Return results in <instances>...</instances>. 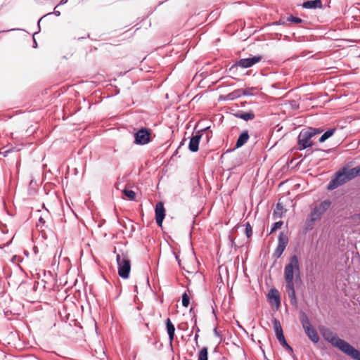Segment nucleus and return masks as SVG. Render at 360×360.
I'll list each match as a JSON object with an SVG mask.
<instances>
[{
  "mask_svg": "<svg viewBox=\"0 0 360 360\" xmlns=\"http://www.w3.org/2000/svg\"><path fill=\"white\" fill-rule=\"evenodd\" d=\"M165 325H166L167 333V335L169 337V347H170L171 350L173 352L172 343H173L174 335H175V327L169 318H167L166 319Z\"/></svg>",
  "mask_w": 360,
  "mask_h": 360,
  "instance_id": "nucleus-11",
  "label": "nucleus"
},
{
  "mask_svg": "<svg viewBox=\"0 0 360 360\" xmlns=\"http://www.w3.org/2000/svg\"><path fill=\"white\" fill-rule=\"evenodd\" d=\"M41 19H42V18H41L39 20L38 22H37L39 30H38V32H35V33L34 34H34H37V33L40 31V25H39V23H40V21H41Z\"/></svg>",
  "mask_w": 360,
  "mask_h": 360,
  "instance_id": "nucleus-40",
  "label": "nucleus"
},
{
  "mask_svg": "<svg viewBox=\"0 0 360 360\" xmlns=\"http://www.w3.org/2000/svg\"><path fill=\"white\" fill-rule=\"evenodd\" d=\"M283 221H276L275 223H274L271 226V231H270V233L269 234H271L272 233H274L276 229H279L282 225H283Z\"/></svg>",
  "mask_w": 360,
  "mask_h": 360,
  "instance_id": "nucleus-32",
  "label": "nucleus"
},
{
  "mask_svg": "<svg viewBox=\"0 0 360 360\" xmlns=\"http://www.w3.org/2000/svg\"><path fill=\"white\" fill-rule=\"evenodd\" d=\"M202 131H198L195 133V135H193L191 139L188 143V149L190 151L195 153L198 150L199 148V143L202 137Z\"/></svg>",
  "mask_w": 360,
  "mask_h": 360,
  "instance_id": "nucleus-10",
  "label": "nucleus"
},
{
  "mask_svg": "<svg viewBox=\"0 0 360 360\" xmlns=\"http://www.w3.org/2000/svg\"><path fill=\"white\" fill-rule=\"evenodd\" d=\"M198 360H208V349L204 347L199 352L198 355Z\"/></svg>",
  "mask_w": 360,
  "mask_h": 360,
  "instance_id": "nucleus-23",
  "label": "nucleus"
},
{
  "mask_svg": "<svg viewBox=\"0 0 360 360\" xmlns=\"http://www.w3.org/2000/svg\"><path fill=\"white\" fill-rule=\"evenodd\" d=\"M336 131V128H332V129H329L328 130H327L326 131H325L321 136V137L319 138V142L320 143H323L325 142L327 139H328L330 137H331L334 133Z\"/></svg>",
  "mask_w": 360,
  "mask_h": 360,
  "instance_id": "nucleus-21",
  "label": "nucleus"
},
{
  "mask_svg": "<svg viewBox=\"0 0 360 360\" xmlns=\"http://www.w3.org/2000/svg\"><path fill=\"white\" fill-rule=\"evenodd\" d=\"M285 250V249H284L283 248L277 246L274 252L273 253L272 257L275 259V260H276L277 259L281 257V256L282 255V254L283 253Z\"/></svg>",
  "mask_w": 360,
  "mask_h": 360,
  "instance_id": "nucleus-29",
  "label": "nucleus"
},
{
  "mask_svg": "<svg viewBox=\"0 0 360 360\" xmlns=\"http://www.w3.org/2000/svg\"><path fill=\"white\" fill-rule=\"evenodd\" d=\"M68 1V0H61L60 4H64Z\"/></svg>",
  "mask_w": 360,
  "mask_h": 360,
  "instance_id": "nucleus-45",
  "label": "nucleus"
},
{
  "mask_svg": "<svg viewBox=\"0 0 360 360\" xmlns=\"http://www.w3.org/2000/svg\"><path fill=\"white\" fill-rule=\"evenodd\" d=\"M250 136L248 130H244L238 136L236 143V148H239L244 146L248 140L249 139Z\"/></svg>",
  "mask_w": 360,
  "mask_h": 360,
  "instance_id": "nucleus-16",
  "label": "nucleus"
},
{
  "mask_svg": "<svg viewBox=\"0 0 360 360\" xmlns=\"http://www.w3.org/2000/svg\"><path fill=\"white\" fill-rule=\"evenodd\" d=\"M281 345H282L290 354H292L293 353V349L291 346H290L288 342L285 340V338H283V339L278 340Z\"/></svg>",
  "mask_w": 360,
  "mask_h": 360,
  "instance_id": "nucleus-25",
  "label": "nucleus"
},
{
  "mask_svg": "<svg viewBox=\"0 0 360 360\" xmlns=\"http://www.w3.org/2000/svg\"><path fill=\"white\" fill-rule=\"evenodd\" d=\"M233 116L242 119L245 121L252 120L255 117V115L253 112H237L233 114Z\"/></svg>",
  "mask_w": 360,
  "mask_h": 360,
  "instance_id": "nucleus-17",
  "label": "nucleus"
},
{
  "mask_svg": "<svg viewBox=\"0 0 360 360\" xmlns=\"http://www.w3.org/2000/svg\"><path fill=\"white\" fill-rule=\"evenodd\" d=\"M330 205L331 202L329 200H325L314 207L305 222L307 231L313 229L314 223L321 218L322 215L328 210Z\"/></svg>",
  "mask_w": 360,
  "mask_h": 360,
  "instance_id": "nucleus-3",
  "label": "nucleus"
},
{
  "mask_svg": "<svg viewBox=\"0 0 360 360\" xmlns=\"http://www.w3.org/2000/svg\"><path fill=\"white\" fill-rule=\"evenodd\" d=\"M308 338L314 342L317 343L319 340V336L314 327L304 330Z\"/></svg>",
  "mask_w": 360,
  "mask_h": 360,
  "instance_id": "nucleus-18",
  "label": "nucleus"
},
{
  "mask_svg": "<svg viewBox=\"0 0 360 360\" xmlns=\"http://www.w3.org/2000/svg\"><path fill=\"white\" fill-rule=\"evenodd\" d=\"M162 344H160V347L158 349H160L162 347Z\"/></svg>",
  "mask_w": 360,
  "mask_h": 360,
  "instance_id": "nucleus-51",
  "label": "nucleus"
},
{
  "mask_svg": "<svg viewBox=\"0 0 360 360\" xmlns=\"http://www.w3.org/2000/svg\"><path fill=\"white\" fill-rule=\"evenodd\" d=\"M9 152H10V150H6V151H5V152H4V153H3V155H4V157H6L7 154H8Z\"/></svg>",
  "mask_w": 360,
  "mask_h": 360,
  "instance_id": "nucleus-44",
  "label": "nucleus"
},
{
  "mask_svg": "<svg viewBox=\"0 0 360 360\" xmlns=\"http://www.w3.org/2000/svg\"><path fill=\"white\" fill-rule=\"evenodd\" d=\"M273 326H274V332L276 334V337L278 341L283 339V338H285L281 323L278 319H274L273 320Z\"/></svg>",
  "mask_w": 360,
  "mask_h": 360,
  "instance_id": "nucleus-14",
  "label": "nucleus"
},
{
  "mask_svg": "<svg viewBox=\"0 0 360 360\" xmlns=\"http://www.w3.org/2000/svg\"><path fill=\"white\" fill-rule=\"evenodd\" d=\"M182 326H185L186 328H187V323H182L181 324H180L179 326V328L181 329V330H184V328H182Z\"/></svg>",
  "mask_w": 360,
  "mask_h": 360,
  "instance_id": "nucleus-37",
  "label": "nucleus"
},
{
  "mask_svg": "<svg viewBox=\"0 0 360 360\" xmlns=\"http://www.w3.org/2000/svg\"><path fill=\"white\" fill-rule=\"evenodd\" d=\"M257 89L255 87H250V88H246L245 89H241V96H253L254 95V93H253V91L256 90Z\"/></svg>",
  "mask_w": 360,
  "mask_h": 360,
  "instance_id": "nucleus-28",
  "label": "nucleus"
},
{
  "mask_svg": "<svg viewBox=\"0 0 360 360\" xmlns=\"http://www.w3.org/2000/svg\"><path fill=\"white\" fill-rule=\"evenodd\" d=\"M181 303L184 307H188L190 304L189 296L186 292L181 296Z\"/></svg>",
  "mask_w": 360,
  "mask_h": 360,
  "instance_id": "nucleus-30",
  "label": "nucleus"
},
{
  "mask_svg": "<svg viewBox=\"0 0 360 360\" xmlns=\"http://www.w3.org/2000/svg\"><path fill=\"white\" fill-rule=\"evenodd\" d=\"M343 353L349 356L354 360H360V351L354 348L350 344H349Z\"/></svg>",
  "mask_w": 360,
  "mask_h": 360,
  "instance_id": "nucleus-13",
  "label": "nucleus"
},
{
  "mask_svg": "<svg viewBox=\"0 0 360 360\" xmlns=\"http://www.w3.org/2000/svg\"><path fill=\"white\" fill-rule=\"evenodd\" d=\"M198 338H199V335L195 333L194 340H195L196 345H198Z\"/></svg>",
  "mask_w": 360,
  "mask_h": 360,
  "instance_id": "nucleus-36",
  "label": "nucleus"
},
{
  "mask_svg": "<svg viewBox=\"0 0 360 360\" xmlns=\"http://www.w3.org/2000/svg\"><path fill=\"white\" fill-rule=\"evenodd\" d=\"M150 130L147 128H141L134 133V143L136 145H146L150 139Z\"/></svg>",
  "mask_w": 360,
  "mask_h": 360,
  "instance_id": "nucleus-7",
  "label": "nucleus"
},
{
  "mask_svg": "<svg viewBox=\"0 0 360 360\" xmlns=\"http://www.w3.org/2000/svg\"><path fill=\"white\" fill-rule=\"evenodd\" d=\"M241 89H237L226 96V99L228 100H233L236 98L241 96Z\"/></svg>",
  "mask_w": 360,
  "mask_h": 360,
  "instance_id": "nucleus-26",
  "label": "nucleus"
},
{
  "mask_svg": "<svg viewBox=\"0 0 360 360\" xmlns=\"http://www.w3.org/2000/svg\"><path fill=\"white\" fill-rule=\"evenodd\" d=\"M300 279V269L299 259L296 255L290 257L289 263L284 268V278L285 281V292L292 306H297V300L295 290V281Z\"/></svg>",
  "mask_w": 360,
  "mask_h": 360,
  "instance_id": "nucleus-1",
  "label": "nucleus"
},
{
  "mask_svg": "<svg viewBox=\"0 0 360 360\" xmlns=\"http://www.w3.org/2000/svg\"><path fill=\"white\" fill-rule=\"evenodd\" d=\"M123 194L128 198L130 200H135L136 193L132 190L124 189L123 190Z\"/></svg>",
  "mask_w": 360,
  "mask_h": 360,
  "instance_id": "nucleus-27",
  "label": "nucleus"
},
{
  "mask_svg": "<svg viewBox=\"0 0 360 360\" xmlns=\"http://www.w3.org/2000/svg\"><path fill=\"white\" fill-rule=\"evenodd\" d=\"M305 129L311 137L323 132V129L321 128L308 127Z\"/></svg>",
  "mask_w": 360,
  "mask_h": 360,
  "instance_id": "nucleus-24",
  "label": "nucleus"
},
{
  "mask_svg": "<svg viewBox=\"0 0 360 360\" xmlns=\"http://www.w3.org/2000/svg\"><path fill=\"white\" fill-rule=\"evenodd\" d=\"M262 60V56L257 55L253 56L247 58H241L239 60H237L235 64L233 65L232 68L234 67H240L242 68H249L252 67L254 65L259 63Z\"/></svg>",
  "mask_w": 360,
  "mask_h": 360,
  "instance_id": "nucleus-8",
  "label": "nucleus"
},
{
  "mask_svg": "<svg viewBox=\"0 0 360 360\" xmlns=\"http://www.w3.org/2000/svg\"><path fill=\"white\" fill-rule=\"evenodd\" d=\"M176 261H178L179 264H180V260H179V257L177 255H176Z\"/></svg>",
  "mask_w": 360,
  "mask_h": 360,
  "instance_id": "nucleus-47",
  "label": "nucleus"
},
{
  "mask_svg": "<svg viewBox=\"0 0 360 360\" xmlns=\"http://www.w3.org/2000/svg\"><path fill=\"white\" fill-rule=\"evenodd\" d=\"M39 222L41 223V224H44L45 223V220L44 219L43 217H40L39 219Z\"/></svg>",
  "mask_w": 360,
  "mask_h": 360,
  "instance_id": "nucleus-41",
  "label": "nucleus"
},
{
  "mask_svg": "<svg viewBox=\"0 0 360 360\" xmlns=\"http://www.w3.org/2000/svg\"><path fill=\"white\" fill-rule=\"evenodd\" d=\"M311 138L305 129H302L297 137V150L301 151L311 147L314 145Z\"/></svg>",
  "mask_w": 360,
  "mask_h": 360,
  "instance_id": "nucleus-6",
  "label": "nucleus"
},
{
  "mask_svg": "<svg viewBox=\"0 0 360 360\" xmlns=\"http://www.w3.org/2000/svg\"><path fill=\"white\" fill-rule=\"evenodd\" d=\"M269 300H272L277 307L281 304V297L278 290L276 288H272L269 290L268 294Z\"/></svg>",
  "mask_w": 360,
  "mask_h": 360,
  "instance_id": "nucleus-15",
  "label": "nucleus"
},
{
  "mask_svg": "<svg viewBox=\"0 0 360 360\" xmlns=\"http://www.w3.org/2000/svg\"><path fill=\"white\" fill-rule=\"evenodd\" d=\"M288 244V237L283 232H280L278 237V247L286 248Z\"/></svg>",
  "mask_w": 360,
  "mask_h": 360,
  "instance_id": "nucleus-19",
  "label": "nucleus"
},
{
  "mask_svg": "<svg viewBox=\"0 0 360 360\" xmlns=\"http://www.w3.org/2000/svg\"><path fill=\"white\" fill-rule=\"evenodd\" d=\"M359 176H360V165L350 169L343 167L341 170L335 173V177L328 184L327 189L333 191Z\"/></svg>",
  "mask_w": 360,
  "mask_h": 360,
  "instance_id": "nucleus-2",
  "label": "nucleus"
},
{
  "mask_svg": "<svg viewBox=\"0 0 360 360\" xmlns=\"http://www.w3.org/2000/svg\"><path fill=\"white\" fill-rule=\"evenodd\" d=\"M238 326H239V328H242L243 330H244V328H243L240 325H239V324H238Z\"/></svg>",
  "mask_w": 360,
  "mask_h": 360,
  "instance_id": "nucleus-49",
  "label": "nucleus"
},
{
  "mask_svg": "<svg viewBox=\"0 0 360 360\" xmlns=\"http://www.w3.org/2000/svg\"><path fill=\"white\" fill-rule=\"evenodd\" d=\"M155 221L158 226L161 227L165 217V209L162 202H158L155 208Z\"/></svg>",
  "mask_w": 360,
  "mask_h": 360,
  "instance_id": "nucleus-9",
  "label": "nucleus"
},
{
  "mask_svg": "<svg viewBox=\"0 0 360 360\" xmlns=\"http://www.w3.org/2000/svg\"><path fill=\"white\" fill-rule=\"evenodd\" d=\"M33 47L34 48H37V43L36 41V39H35L34 37H33Z\"/></svg>",
  "mask_w": 360,
  "mask_h": 360,
  "instance_id": "nucleus-38",
  "label": "nucleus"
},
{
  "mask_svg": "<svg viewBox=\"0 0 360 360\" xmlns=\"http://www.w3.org/2000/svg\"><path fill=\"white\" fill-rule=\"evenodd\" d=\"M323 337L327 342L342 352H344L349 344L345 340L340 339L335 333H333L328 328L323 331Z\"/></svg>",
  "mask_w": 360,
  "mask_h": 360,
  "instance_id": "nucleus-5",
  "label": "nucleus"
},
{
  "mask_svg": "<svg viewBox=\"0 0 360 360\" xmlns=\"http://www.w3.org/2000/svg\"><path fill=\"white\" fill-rule=\"evenodd\" d=\"M14 30H20V29H11L8 30H6V32H10V31H14ZM5 31H1V32H4Z\"/></svg>",
  "mask_w": 360,
  "mask_h": 360,
  "instance_id": "nucleus-43",
  "label": "nucleus"
},
{
  "mask_svg": "<svg viewBox=\"0 0 360 360\" xmlns=\"http://www.w3.org/2000/svg\"><path fill=\"white\" fill-rule=\"evenodd\" d=\"M245 235L247 236V238H250L252 234V226L250 224V222H246L245 224Z\"/></svg>",
  "mask_w": 360,
  "mask_h": 360,
  "instance_id": "nucleus-31",
  "label": "nucleus"
},
{
  "mask_svg": "<svg viewBox=\"0 0 360 360\" xmlns=\"http://www.w3.org/2000/svg\"><path fill=\"white\" fill-rule=\"evenodd\" d=\"M53 13H54L56 16H60V11H56V8L54 9Z\"/></svg>",
  "mask_w": 360,
  "mask_h": 360,
  "instance_id": "nucleus-39",
  "label": "nucleus"
},
{
  "mask_svg": "<svg viewBox=\"0 0 360 360\" xmlns=\"http://www.w3.org/2000/svg\"><path fill=\"white\" fill-rule=\"evenodd\" d=\"M214 333L216 336L217 337H219V338H221V335L220 334V333L217 330V328H215L214 329Z\"/></svg>",
  "mask_w": 360,
  "mask_h": 360,
  "instance_id": "nucleus-35",
  "label": "nucleus"
},
{
  "mask_svg": "<svg viewBox=\"0 0 360 360\" xmlns=\"http://www.w3.org/2000/svg\"><path fill=\"white\" fill-rule=\"evenodd\" d=\"M153 344L154 345H155V346H156V345L158 344V342H157V341H155V342H154Z\"/></svg>",
  "mask_w": 360,
  "mask_h": 360,
  "instance_id": "nucleus-48",
  "label": "nucleus"
},
{
  "mask_svg": "<svg viewBox=\"0 0 360 360\" xmlns=\"http://www.w3.org/2000/svg\"><path fill=\"white\" fill-rule=\"evenodd\" d=\"M358 218L360 219V212L358 214Z\"/></svg>",
  "mask_w": 360,
  "mask_h": 360,
  "instance_id": "nucleus-50",
  "label": "nucleus"
},
{
  "mask_svg": "<svg viewBox=\"0 0 360 360\" xmlns=\"http://www.w3.org/2000/svg\"><path fill=\"white\" fill-rule=\"evenodd\" d=\"M186 141V139H183V140L181 141V142L180 143V144H179V148L180 147H181V146H183V145L184 144V141Z\"/></svg>",
  "mask_w": 360,
  "mask_h": 360,
  "instance_id": "nucleus-42",
  "label": "nucleus"
},
{
  "mask_svg": "<svg viewBox=\"0 0 360 360\" xmlns=\"http://www.w3.org/2000/svg\"><path fill=\"white\" fill-rule=\"evenodd\" d=\"M192 321H193L194 325L193 326L191 333H193V330H195V333L198 334L200 333V330L197 326V319H196L195 314L193 315V316L192 318Z\"/></svg>",
  "mask_w": 360,
  "mask_h": 360,
  "instance_id": "nucleus-34",
  "label": "nucleus"
},
{
  "mask_svg": "<svg viewBox=\"0 0 360 360\" xmlns=\"http://www.w3.org/2000/svg\"><path fill=\"white\" fill-rule=\"evenodd\" d=\"M276 25H281V24H283H283H285V22H281V21H278V22H276Z\"/></svg>",
  "mask_w": 360,
  "mask_h": 360,
  "instance_id": "nucleus-46",
  "label": "nucleus"
},
{
  "mask_svg": "<svg viewBox=\"0 0 360 360\" xmlns=\"http://www.w3.org/2000/svg\"><path fill=\"white\" fill-rule=\"evenodd\" d=\"M116 260L119 276L123 279L129 277L131 271V261L125 254H117Z\"/></svg>",
  "mask_w": 360,
  "mask_h": 360,
  "instance_id": "nucleus-4",
  "label": "nucleus"
},
{
  "mask_svg": "<svg viewBox=\"0 0 360 360\" xmlns=\"http://www.w3.org/2000/svg\"><path fill=\"white\" fill-rule=\"evenodd\" d=\"M302 6L306 9L322 8L323 4L321 0H309L304 1Z\"/></svg>",
  "mask_w": 360,
  "mask_h": 360,
  "instance_id": "nucleus-12",
  "label": "nucleus"
},
{
  "mask_svg": "<svg viewBox=\"0 0 360 360\" xmlns=\"http://www.w3.org/2000/svg\"><path fill=\"white\" fill-rule=\"evenodd\" d=\"M192 311H193V308H191V309H190V313H191V312H192Z\"/></svg>",
  "mask_w": 360,
  "mask_h": 360,
  "instance_id": "nucleus-52",
  "label": "nucleus"
},
{
  "mask_svg": "<svg viewBox=\"0 0 360 360\" xmlns=\"http://www.w3.org/2000/svg\"><path fill=\"white\" fill-rule=\"evenodd\" d=\"M287 21L295 22V23H301L303 22V20L298 17H295L293 15H290L288 17Z\"/></svg>",
  "mask_w": 360,
  "mask_h": 360,
  "instance_id": "nucleus-33",
  "label": "nucleus"
},
{
  "mask_svg": "<svg viewBox=\"0 0 360 360\" xmlns=\"http://www.w3.org/2000/svg\"><path fill=\"white\" fill-rule=\"evenodd\" d=\"M300 321L304 330L313 327L311 324L309 318L304 313L302 314Z\"/></svg>",
  "mask_w": 360,
  "mask_h": 360,
  "instance_id": "nucleus-22",
  "label": "nucleus"
},
{
  "mask_svg": "<svg viewBox=\"0 0 360 360\" xmlns=\"http://www.w3.org/2000/svg\"><path fill=\"white\" fill-rule=\"evenodd\" d=\"M283 211H284L283 205L281 203L278 202L276 204V208L274 210L273 218L274 219L281 218L283 215Z\"/></svg>",
  "mask_w": 360,
  "mask_h": 360,
  "instance_id": "nucleus-20",
  "label": "nucleus"
}]
</instances>
